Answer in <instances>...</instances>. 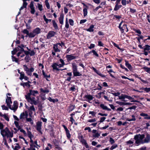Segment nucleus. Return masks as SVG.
I'll use <instances>...</instances> for the list:
<instances>
[{
  "mask_svg": "<svg viewBox=\"0 0 150 150\" xmlns=\"http://www.w3.org/2000/svg\"><path fill=\"white\" fill-rule=\"evenodd\" d=\"M20 79L21 80H22L23 79L25 76L24 74L23 73H20Z\"/></svg>",
  "mask_w": 150,
  "mask_h": 150,
  "instance_id": "obj_54",
  "label": "nucleus"
},
{
  "mask_svg": "<svg viewBox=\"0 0 150 150\" xmlns=\"http://www.w3.org/2000/svg\"><path fill=\"white\" fill-rule=\"evenodd\" d=\"M38 33V29L36 28L33 32L29 33V37L33 38Z\"/></svg>",
  "mask_w": 150,
  "mask_h": 150,
  "instance_id": "obj_15",
  "label": "nucleus"
},
{
  "mask_svg": "<svg viewBox=\"0 0 150 150\" xmlns=\"http://www.w3.org/2000/svg\"><path fill=\"white\" fill-rule=\"evenodd\" d=\"M94 27V25H91L88 28L86 29L85 30L88 32H93L94 31L93 28Z\"/></svg>",
  "mask_w": 150,
  "mask_h": 150,
  "instance_id": "obj_21",
  "label": "nucleus"
},
{
  "mask_svg": "<svg viewBox=\"0 0 150 150\" xmlns=\"http://www.w3.org/2000/svg\"><path fill=\"white\" fill-rule=\"evenodd\" d=\"M53 50L55 52H60V50L58 48L57 44H54L53 47Z\"/></svg>",
  "mask_w": 150,
  "mask_h": 150,
  "instance_id": "obj_26",
  "label": "nucleus"
},
{
  "mask_svg": "<svg viewBox=\"0 0 150 150\" xmlns=\"http://www.w3.org/2000/svg\"><path fill=\"white\" fill-rule=\"evenodd\" d=\"M43 18L44 21L47 24L48 23L49 19L47 18L45 15H44L43 16Z\"/></svg>",
  "mask_w": 150,
  "mask_h": 150,
  "instance_id": "obj_52",
  "label": "nucleus"
},
{
  "mask_svg": "<svg viewBox=\"0 0 150 150\" xmlns=\"http://www.w3.org/2000/svg\"><path fill=\"white\" fill-rule=\"evenodd\" d=\"M25 46L23 45L21 46H18L17 48L15 49L13 51H12L11 53L12 54H14L17 52H18L17 54V56L19 57L20 54L22 53V52L24 51V50L23 48L25 47Z\"/></svg>",
  "mask_w": 150,
  "mask_h": 150,
  "instance_id": "obj_4",
  "label": "nucleus"
},
{
  "mask_svg": "<svg viewBox=\"0 0 150 150\" xmlns=\"http://www.w3.org/2000/svg\"><path fill=\"white\" fill-rule=\"evenodd\" d=\"M144 143H148L150 141V135L146 134V137H145L143 139Z\"/></svg>",
  "mask_w": 150,
  "mask_h": 150,
  "instance_id": "obj_13",
  "label": "nucleus"
},
{
  "mask_svg": "<svg viewBox=\"0 0 150 150\" xmlns=\"http://www.w3.org/2000/svg\"><path fill=\"white\" fill-rule=\"evenodd\" d=\"M40 92L44 93H47L49 92V91L47 89L41 88L40 89Z\"/></svg>",
  "mask_w": 150,
  "mask_h": 150,
  "instance_id": "obj_36",
  "label": "nucleus"
},
{
  "mask_svg": "<svg viewBox=\"0 0 150 150\" xmlns=\"http://www.w3.org/2000/svg\"><path fill=\"white\" fill-rule=\"evenodd\" d=\"M28 113L27 111H25L21 114L20 116V119H24L27 118L28 116Z\"/></svg>",
  "mask_w": 150,
  "mask_h": 150,
  "instance_id": "obj_11",
  "label": "nucleus"
},
{
  "mask_svg": "<svg viewBox=\"0 0 150 150\" xmlns=\"http://www.w3.org/2000/svg\"><path fill=\"white\" fill-rule=\"evenodd\" d=\"M32 94H27L25 96L26 99L28 102L31 104H35L36 102L35 100V98L31 95ZM34 95V94H33Z\"/></svg>",
  "mask_w": 150,
  "mask_h": 150,
  "instance_id": "obj_6",
  "label": "nucleus"
},
{
  "mask_svg": "<svg viewBox=\"0 0 150 150\" xmlns=\"http://www.w3.org/2000/svg\"><path fill=\"white\" fill-rule=\"evenodd\" d=\"M132 118L131 119H127V120L129 121H135L136 120V119L134 116L133 115H132Z\"/></svg>",
  "mask_w": 150,
  "mask_h": 150,
  "instance_id": "obj_53",
  "label": "nucleus"
},
{
  "mask_svg": "<svg viewBox=\"0 0 150 150\" xmlns=\"http://www.w3.org/2000/svg\"><path fill=\"white\" fill-rule=\"evenodd\" d=\"M143 69L146 72L150 74V68L145 67H143Z\"/></svg>",
  "mask_w": 150,
  "mask_h": 150,
  "instance_id": "obj_41",
  "label": "nucleus"
},
{
  "mask_svg": "<svg viewBox=\"0 0 150 150\" xmlns=\"http://www.w3.org/2000/svg\"><path fill=\"white\" fill-rule=\"evenodd\" d=\"M92 69L97 74L101 76L102 77L105 78L106 77V76L105 75L102 74L100 71L97 70L94 67H92Z\"/></svg>",
  "mask_w": 150,
  "mask_h": 150,
  "instance_id": "obj_14",
  "label": "nucleus"
},
{
  "mask_svg": "<svg viewBox=\"0 0 150 150\" xmlns=\"http://www.w3.org/2000/svg\"><path fill=\"white\" fill-rule=\"evenodd\" d=\"M92 132L93 134V137H98L100 136V134L97 132L96 130L93 129L92 131Z\"/></svg>",
  "mask_w": 150,
  "mask_h": 150,
  "instance_id": "obj_19",
  "label": "nucleus"
},
{
  "mask_svg": "<svg viewBox=\"0 0 150 150\" xmlns=\"http://www.w3.org/2000/svg\"><path fill=\"white\" fill-rule=\"evenodd\" d=\"M0 116L3 117L5 120L7 121H9V120L8 115L7 114H3L1 112H0Z\"/></svg>",
  "mask_w": 150,
  "mask_h": 150,
  "instance_id": "obj_18",
  "label": "nucleus"
},
{
  "mask_svg": "<svg viewBox=\"0 0 150 150\" xmlns=\"http://www.w3.org/2000/svg\"><path fill=\"white\" fill-rule=\"evenodd\" d=\"M109 142L111 144H112L115 142V140L112 138H110Z\"/></svg>",
  "mask_w": 150,
  "mask_h": 150,
  "instance_id": "obj_63",
  "label": "nucleus"
},
{
  "mask_svg": "<svg viewBox=\"0 0 150 150\" xmlns=\"http://www.w3.org/2000/svg\"><path fill=\"white\" fill-rule=\"evenodd\" d=\"M38 9L40 11H41L43 10L42 5L39 3H38Z\"/></svg>",
  "mask_w": 150,
  "mask_h": 150,
  "instance_id": "obj_55",
  "label": "nucleus"
},
{
  "mask_svg": "<svg viewBox=\"0 0 150 150\" xmlns=\"http://www.w3.org/2000/svg\"><path fill=\"white\" fill-rule=\"evenodd\" d=\"M72 68L73 73L78 71L77 66L75 63H72Z\"/></svg>",
  "mask_w": 150,
  "mask_h": 150,
  "instance_id": "obj_16",
  "label": "nucleus"
},
{
  "mask_svg": "<svg viewBox=\"0 0 150 150\" xmlns=\"http://www.w3.org/2000/svg\"><path fill=\"white\" fill-rule=\"evenodd\" d=\"M3 142H4V145H6V146L8 149H9V146H8L5 138H3Z\"/></svg>",
  "mask_w": 150,
  "mask_h": 150,
  "instance_id": "obj_45",
  "label": "nucleus"
},
{
  "mask_svg": "<svg viewBox=\"0 0 150 150\" xmlns=\"http://www.w3.org/2000/svg\"><path fill=\"white\" fill-rule=\"evenodd\" d=\"M130 11L132 13H134L136 12V10L135 9H132L131 8H130Z\"/></svg>",
  "mask_w": 150,
  "mask_h": 150,
  "instance_id": "obj_60",
  "label": "nucleus"
},
{
  "mask_svg": "<svg viewBox=\"0 0 150 150\" xmlns=\"http://www.w3.org/2000/svg\"><path fill=\"white\" fill-rule=\"evenodd\" d=\"M89 114L91 115L92 116L94 117L95 116V115L96 114V112L94 111H90L89 112Z\"/></svg>",
  "mask_w": 150,
  "mask_h": 150,
  "instance_id": "obj_62",
  "label": "nucleus"
},
{
  "mask_svg": "<svg viewBox=\"0 0 150 150\" xmlns=\"http://www.w3.org/2000/svg\"><path fill=\"white\" fill-rule=\"evenodd\" d=\"M48 100L50 101V102H53L54 103L57 102L58 101V100L57 99H52L50 97H49L48 98Z\"/></svg>",
  "mask_w": 150,
  "mask_h": 150,
  "instance_id": "obj_42",
  "label": "nucleus"
},
{
  "mask_svg": "<svg viewBox=\"0 0 150 150\" xmlns=\"http://www.w3.org/2000/svg\"><path fill=\"white\" fill-rule=\"evenodd\" d=\"M92 53H93V55H95L96 57H99L98 54L97 53L96 51L94 50H92V51L89 52V53L91 54Z\"/></svg>",
  "mask_w": 150,
  "mask_h": 150,
  "instance_id": "obj_29",
  "label": "nucleus"
},
{
  "mask_svg": "<svg viewBox=\"0 0 150 150\" xmlns=\"http://www.w3.org/2000/svg\"><path fill=\"white\" fill-rule=\"evenodd\" d=\"M52 23L53 24V26L54 28V29L55 30L58 29V27L57 23H56L55 21L54 20H53L52 21Z\"/></svg>",
  "mask_w": 150,
  "mask_h": 150,
  "instance_id": "obj_31",
  "label": "nucleus"
},
{
  "mask_svg": "<svg viewBox=\"0 0 150 150\" xmlns=\"http://www.w3.org/2000/svg\"><path fill=\"white\" fill-rule=\"evenodd\" d=\"M41 123L42 122H38V132H39L41 134H42V131L40 130L41 127Z\"/></svg>",
  "mask_w": 150,
  "mask_h": 150,
  "instance_id": "obj_34",
  "label": "nucleus"
},
{
  "mask_svg": "<svg viewBox=\"0 0 150 150\" xmlns=\"http://www.w3.org/2000/svg\"><path fill=\"white\" fill-rule=\"evenodd\" d=\"M58 64L54 62L53 63L52 65H51L52 67L53 68V71H54V70H56L57 71H63V70H66L67 68H65L64 69H59L57 67V66H58Z\"/></svg>",
  "mask_w": 150,
  "mask_h": 150,
  "instance_id": "obj_8",
  "label": "nucleus"
},
{
  "mask_svg": "<svg viewBox=\"0 0 150 150\" xmlns=\"http://www.w3.org/2000/svg\"><path fill=\"white\" fill-rule=\"evenodd\" d=\"M85 97L89 100H91L93 98L92 96L90 95H86L85 96Z\"/></svg>",
  "mask_w": 150,
  "mask_h": 150,
  "instance_id": "obj_49",
  "label": "nucleus"
},
{
  "mask_svg": "<svg viewBox=\"0 0 150 150\" xmlns=\"http://www.w3.org/2000/svg\"><path fill=\"white\" fill-rule=\"evenodd\" d=\"M11 96V94H8L7 98L6 99V102L8 106H9L12 103L11 99V97L10 96Z\"/></svg>",
  "mask_w": 150,
  "mask_h": 150,
  "instance_id": "obj_12",
  "label": "nucleus"
},
{
  "mask_svg": "<svg viewBox=\"0 0 150 150\" xmlns=\"http://www.w3.org/2000/svg\"><path fill=\"white\" fill-rule=\"evenodd\" d=\"M145 137L144 134H137L134 136V139L135 140V143L139 145L140 144H144L143 139Z\"/></svg>",
  "mask_w": 150,
  "mask_h": 150,
  "instance_id": "obj_2",
  "label": "nucleus"
},
{
  "mask_svg": "<svg viewBox=\"0 0 150 150\" xmlns=\"http://www.w3.org/2000/svg\"><path fill=\"white\" fill-rule=\"evenodd\" d=\"M125 65L126 67H127L130 71H131L132 70V67L131 65L129 63L128 61L125 60Z\"/></svg>",
  "mask_w": 150,
  "mask_h": 150,
  "instance_id": "obj_20",
  "label": "nucleus"
},
{
  "mask_svg": "<svg viewBox=\"0 0 150 150\" xmlns=\"http://www.w3.org/2000/svg\"><path fill=\"white\" fill-rule=\"evenodd\" d=\"M1 134L3 138L6 136L7 138H11L13 137V131H10L7 127L1 130Z\"/></svg>",
  "mask_w": 150,
  "mask_h": 150,
  "instance_id": "obj_1",
  "label": "nucleus"
},
{
  "mask_svg": "<svg viewBox=\"0 0 150 150\" xmlns=\"http://www.w3.org/2000/svg\"><path fill=\"white\" fill-rule=\"evenodd\" d=\"M18 104L17 102L16 101H14L13 104L12 106L10 105L8 106L9 108L11 110H13L14 112H15L18 108Z\"/></svg>",
  "mask_w": 150,
  "mask_h": 150,
  "instance_id": "obj_7",
  "label": "nucleus"
},
{
  "mask_svg": "<svg viewBox=\"0 0 150 150\" xmlns=\"http://www.w3.org/2000/svg\"><path fill=\"white\" fill-rule=\"evenodd\" d=\"M16 146H15L14 148L15 150H17L18 149L20 148V147L18 144H16Z\"/></svg>",
  "mask_w": 150,
  "mask_h": 150,
  "instance_id": "obj_64",
  "label": "nucleus"
},
{
  "mask_svg": "<svg viewBox=\"0 0 150 150\" xmlns=\"http://www.w3.org/2000/svg\"><path fill=\"white\" fill-rule=\"evenodd\" d=\"M112 43L114 47H116V48H117V49H119L120 50H121V48L119 47V45L117 44H116L113 42H112Z\"/></svg>",
  "mask_w": 150,
  "mask_h": 150,
  "instance_id": "obj_47",
  "label": "nucleus"
},
{
  "mask_svg": "<svg viewBox=\"0 0 150 150\" xmlns=\"http://www.w3.org/2000/svg\"><path fill=\"white\" fill-rule=\"evenodd\" d=\"M125 98H127L130 100H132V98L131 97L128 96H119V99H124Z\"/></svg>",
  "mask_w": 150,
  "mask_h": 150,
  "instance_id": "obj_25",
  "label": "nucleus"
},
{
  "mask_svg": "<svg viewBox=\"0 0 150 150\" xmlns=\"http://www.w3.org/2000/svg\"><path fill=\"white\" fill-rule=\"evenodd\" d=\"M121 3L123 6H125L127 3V1L126 0H122Z\"/></svg>",
  "mask_w": 150,
  "mask_h": 150,
  "instance_id": "obj_57",
  "label": "nucleus"
},
{
  "mask_svg": "<svg viewBox=\"0 0 150 150\" xmlns=\"http://www.w3.org/2000/svg\"><path fill=\"white\" fill-rule=\"evenodd\" d=\"M69 22L71 25L73 26L74 25V21L72 19H69Z\"/></svg>",
  "mask_w": 150,
  "mask_h": 150,
  "instance_id": "obj_51",
  "label": "nucleus"
},
{
  "mask_svg": "<svg viewBox=\"0 0 150 150\" xmlns=\"http://www.w3.org/2000/svg\"><path fill=\"white\" fill-rule=\"evenodd\" d=\"M56 34V32L53 31H49L47 35V39H50L54 36Z\"/></svg>",
  "mask_w": 150,
  "mask_h": 150,
  "instance_id": "obj_10",
  "label": "nucleus"
},
{
  "mask_svg": "<svg viewBox=\"0 0 150 150\" xmlns=\"http://www.w3.org/2000/svg\"><path fill=\"white\" fill-rule=\"evenodd\" d=\"M12 60L13 62H18V60L16 57H14L13 56H12Z\"/></svg>",
  "mask_w": 150,
  "mask_h": 150,
  "instance_id": "obj_58",
  "label": "nucleus"
},
{
  "mask_svg": "<svg viewBox=\"0 0 150 150\" xmlns=\"http://www.w3.org/2000/svg\"><path fill=\"white\" fill-rule=\"evenodd\" d=\"M73 55V54H67L66 55V57L68 62L76 59L78 57V56H74Z\"/></svg>",
  "mask_w": 150,
  "mask_h": 150,
  "instance_id": "obj_9",
  "label": "nucleus"
},
{
  "mask_svg": "<svg viewBox=\"0 0 150 150\" xmlns=\"http://www.w3.org/2000/svg\"><path fill=\"white\" fill-rule=\"evenodd\" d=\"M22 0L23 1V4L22 6H21L20 9V11H21L24 8H26V6L28 4L25 1V0Z\"/></svg>",
  "mask_w": 150,
  "mask_h": 150,
  "instance_id": "obj_28",
  "label": "nucleus"
},
{
  "mask_svg": "<svg viewBox=\"0 0 150 150\" xmlns=\"http://www.w3.org/2000/svg\"><path fill=\"white\" fill-rule=\"evenodd\" d=\"M142 90L145 91L146 93H149L150 92V87L149 88L147 87L142 88Z\"/></svg>",
  "mask_w": 150,
  "mask_h": 150,
  "instance_id": "obj_40",
  "label": "nucleus"
},
{
  "mask_svg": "<svg viewBox=\"0 0 150 150\" xmlns=\"http://www.w3.org/2000/svg\"><path fill=\"white\" fill-rule=\"evenodd\" d=\"M29 83H30V82L29 81H28V82L24 83H21V85L23 86L24 87H25V86H26L27 87H29L30 86V85L29 84Z\"/></svg>",
  "mask_w": 150,
  "mask_h": 150,
  "instance_id": "obj_32",
  "label": "nucleus"
},
{
  "mask_svg": "<svg viewBox=\"0 0 150 150\" xmlns=\"http://www.w3.org/2000/svg\"><path fill=\"white\" fill-rule=\"evenodd\" d=\"M64 18V15L63 13H62L60 15V17L59 18V21L60 24L62 25L63 24V21Z\"/></svg>",
  "mask_w": 150,
  "mask_h": 150,
  "instance_id": "obj_17",
  "label": "nucleus"
},
{
  "mask_svg": "<svg viewBox=\"0 0 150 150\" xmlns=\"http://www.w3.org/2000/svg\"><path fill=\"white\" fill-rule=\"evenodd\" d=\"M30 59V58L28 55H26L25 58V60L26 62H28Z\"/></svg>",
  "mask_w": 150,
  "mask_h": 150,
  "instance_id": "obj_61",
  "label": "nucleus"
},
{
  "mask_svg": "<svg viewBox=\"0 0 150 150\" xmlns=\"http://www.w3.org/2000/svg\"><path fill=\"white\" fill-rule=\"evenodd\" d=\"M119 8L118 6V5H115V7L114 8V10L115 11H117L119 9Z\"/></svg>",
  "mask_w": 150,
  "mask_h": 150,
  "instance_id": "obj_59",
  "label": "nucleus"
},
{
  "mask_svg": "<svg viewBox=\"0 0 150 150\" xmlns=\"http://www.w3.org/2000/svg\"><path fill=\"white\" fill-rule=\"evenodd\" d=\"M100 107L103 110H107L108 111H110L111 109L108 108L105 105L103 104H101L100 105Z\"/></svg>",
  "mask_w": 150,
  "mask_h": 150,
  "instance_id": "obj_30",
  "label": "nucleus"
},
{
  "mask_svg": "<svg viewBox=\"0 0 150 150\" xmlns=\"http://www.w3.org/2000/svg\"><path fill=\"white\" fill-rule=\"evenodd\" d=\"M81 142L83 144L85 145L86 148H89V146L85 140L84 139H82L81 141Z\"/></svg>",
  "mask_w": 150,
  "mask_h": 150,
  "instance_id": "obj_27",
  "label": "nucleus"
},
{
  "mask_svg": "<svg viewBox=\"0 0 150 150\" xmlns=\"http://www.w3.org/2000/svg\"><path fill=\"white\" fill-rule=\"evenodd\" d=\"M28 135V137L30 138V142H31L30 144L31 147L30 148H28V150H36L35 147L37 148L36 145H37V142L36 141H35L34 144L33 143V140H32V138L33 137V136L31 133V132L28 131L27 132Z\"/></svg>",
  "mask_w": 150,
  "mask_h": 150,
  "instance_id": "obj_3",
  "label": "nucleus"
},
{
  "mask_svg": "<svg viewBox=\"0 0 150 150\" xmlns=\"http://www.w3.org/2000/svg\"><path fill=\"white\" fill-rule=\"evenodd\" d=\"M74 76H80L82 75V74H81L79 71H76L73 73Z\"/></svg>",
  "mask_w": 150,
  "mask_h": 150,
  "instance_id": "obj_33",
  "label": "nucleus"
},
{
  "mask_svg": "<svg viewBox=\"0 0 150 150\" xmlns=\"http://www.w3.org/2000/svg\"><path fill=\"white\" fill-rule=\"evenodd\" d=\"M123 23V21H122L119 24L118 28L120 29L121 33H123L124 32L125 30L126 32L128 31V29L127 27V25L125 23H124L121 26Z\"/></svg>",
  "mask_w": 150,
  "mask_h": 150,
  "instance_id": "obj_5",
  "label": "nucleus"
},
{
  "mask_svg": "<svg viewBox=\"0 0 150 150\" xmlns=\"http://www.w3.org/2000/svg\"><path fill=\"white\" fill-rule=\"evenodd\" d=\"M65 27L67 29L69 27V25L68 22L67 18H66Z\"/></svg>",
  "mask_w": 150,
  "mask_h": 150,
  "instance_id": "obj_48",
  "label": "nucleus"
},
{
  "mask_svg": "<svg viewBox=\"0 0 150 150\" xmlns=\"http://www.w3.org/2000/svg\"><path fill=\"white\" fill-rule=\"evenodd\" d=\"M140 116L144 117L145 119L150 120V116H148L147 114L144 113H142L140 114Z\"/></svg>",
  "mask_w": 150,
  "mask_h": 150,
  "instance_id": "obj_24",
  "label": "nucleus"
},
{
  "mask_svg": "<svg viewBox=\"0 0 150 150\" xmlns=\"http://www.w3.org/2000/svg\"><path fill=\"white\" fill-rule=\"evenodd\" d=\"M66 132L67 137L69 139L71 137V135L70 134L69 131L68 130Z\"/></svg>",
  "mask_w": 150,
  "mask_h": 150,
  "instance_id": "obj_56",
  "label": "nucleus"
},
{
  "mask_svg": "<svg viewBox=\"0 0 150 150\" xmlns=\"http://www.w3.org/2000/svg\"><path fill=\"white\" fill-rule=\"evenodd\" d=\"M34 71V69L33 68H31L26 73L27 74L29 75H30L31 74V73Z\"/></svg>",
  "mask_w": 150,
  "mask_h": 150,
  "instance_id": "obj_39",
  "label": "nucleus"
},
{
  "mask_svg": "<svg viewBox=\"0 0 150 150\" xmlns=\"http://www.w3.org/2000/svg\"><path fill=\"white\" fill-rule=\"evenodd\" d=\"M133 30L136 33L139 35L141 34V32L139 29H136L134 28L133 29Z\"/></svg>",
  "mask_w": 150,
  "mask_h": 150,
  "instance_id": "obj_46",
  "label": "nucleus"
},
{
  "mask_svg": "<svg viewBox=\"0 0 150 150\" xmlns=\"http://www.w3.org/2000/svg\"><path fill=\"white\" fill-rule=\"evenodd\" d=\"M33 6V2H31L30 5V7L31 9V13L33 14L35 12V10Z\"/></svg>",
  "mask_w": 150,
  "mask_h": 150,
  "instance_id": "obj_22",
  "label": "nucleus"
},
{
  "mask_svg": "<svg viewBox=\"0 0 150 150\" xmlns=\"http://www.w3.org/2000/svg\"><path fill=\"white\" fill-rule=\"evenodd\" d=\"M145 47L144 48V51H148L150 50V46L148 45H146Z\"/></svg>",
  "mask_w": 150,
  "mask_h": 150,
  "instance_id": "obj_43",
  "label": "nucleus"
},
{
  "mask_svg": "<svg viewBox=\"0 0 150 150\" xmlns=\"http://www.w3.org/2000/svg\"><path fill=\"white\" fill-rule=\"evenodd\" d=\"M87 8H84L83 10V16L84 17H86L88 13Z\"/></svg>",
  "mask_w": 150,
  "mask_h": 150,
  "instance_id": "obj_37",
  "label": "nucleus"
},
{
  "mask_svg": "<svg viewBox=\"0 0 150 150\" xmlns=\"http://www.w3.org/2000/svg\"><path fill=\"white\" fill-rule=\"evenodd\" d=\"M42 74L44 76V77L47 80H48L47 79V78H49L50 77V75H47L46 73L43 70H42Z\"/></svg>",
  "mask_w": 150,
  "mask_h": 150,
  "instance_id": "obj_35",
  "label": "nucleus"
},
{
  "mask_svg": "<svg viewBox=\"0 0 150 150\" xmlns=\"http://www.w3.org/2000/svg\"><path fill=\"white\" fill-rule=\"evenodd\" d=\"M26 107L28 109L29 111L30 112H32V111H35V109L34 108V107L33 105H32L31 106L29 107L27 105L25 104Z\"/></svg>",
  "mask_w": 150,
  "mask_h": 150,
  "instance_id": "obj_23",
  "label": "nucleus"
},
{
  "mask_svg": "<svg viewBox=\"0 0 150 150\" xmlns=\"http://www.w3.org/2000/svg\"><path fill=\"white\" fill-rule=\"evenodd\" d=\"M45 4L47 8L49 9L50 8V4L48 2V0H46L45 1Z\"/></svg>",
  "mask_w": 150,
  "mask_h": 150,
  "instance_id": "obj_44",
  "label": "nucleus"
},
{
  "mask_svg": "<svg viewBox=\"0 0 150 150\" xmlns=\"http://www.w3.org/2000/svg\"><path fill=\"white\" fill-rule=\"evenodd\" d=\"M117 147V145L116 144H114L112 145L110 148V149L111 150H112L113 149L116 148Z\"/></svg>",
  "mask_w": 150,
  "mask_h": 150,
  "instance_id": "obj_50",
  "label": "nucleus"
},
{
  "mask_svg": "<svg viewBox=\"0 0 150 150\" xmlns=\"http://www.w3.org/2000/svg\"><path fill=\"white\" fill-rule=\"evenodd\" d=\"M22 33L24 34H26V35L25 36V37H28L29 36V31L27 29H24L22 31Z\"/></svg>",
  "mask_w": 150,
  "mask_h": 150,
  "instance_id": "obj_38",
  "label": "nucleus"
}]
</instances>
